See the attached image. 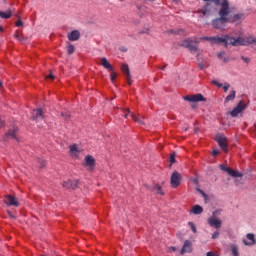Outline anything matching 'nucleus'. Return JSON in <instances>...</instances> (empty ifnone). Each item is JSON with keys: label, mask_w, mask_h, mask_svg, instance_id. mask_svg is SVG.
Masks as SVG:
<instances>
[{"label": "nucleus", "mask_w": 256, "mask_h": 256, "mask_svg": "<svg viewBox=\"0 0 256 256\" xmlns=\"http://www.w3.org/2000/svg\"><path fill=\"white\" fill-rule=\"evenodd\" d=\"M223 43L224 47H229V45H232L233 47H239V45H244L243 38L238 37H231L229 35H224V37L219 36H213V44L221 45Z\"/></svg>", "instance_id": "obj_1"}, {"label": "nucleus", "mask_w": 256, "mask_h": 256, "mask_svg": "<svg viewBox=\"0 0 256 256\" xmlns=\"http://www.w3.org/2000/svg\"><path fill=\"white\" fill-rule=\"evenodd\" d=\"M231 12H227V10L222 9L219 10L218 18L212 20L211 25L214 29H218L219 31H225L226 25L229 23V18L227 17Z\"/></svg>", "instance_id": "obj_2"}, {"label": "nucleus", "mask_w": 256, "mask_h": 256, "mask_svg": "<svg viewBox=\"0 0 256 256\" xmlns=\"http://www.w3.org/2000/svg\"><path fill=\"white\" fill-rule=\"evenodd\" d=\"M215 141L218 143L219 147H221L222 151H224L225 153L229 151L227 137H225V135L217 134Z\"/></svg>", "instance_id": "obj_3"}, {"label": "nucleus", "mask_w": 256, "mask_h": 256, "mask_svg": "<svg viewBox=\"0 0 256 256\" xmlns=\"http://www.w3.org/2000/svg\"><path fill=\"white\" fill-rule=\"evenodd\" d=\"M181 179H183V176L178 171H174L170 178V185L173 187V189H177L179 185H181Z\"/></svg>", "instance_id": "obj_4"}, {"label": "nucleus", "mask_w": 256, "mask_h": 256, "mask_svg": "<svg viewBox=\"0 0 256 256\" xmlns=\"http://www.w3.org/2000/svg\"><path fill=\"white\" fill-rule=\"evenodd\" d=\"M184 101H188L189 103H199L201 101H207L204 98L203 94H195V95H186L183 97Z\"/></svg>", "instance_id": "obj_5"}, {"label": "nucleus", "mask_w": 256, "mask_h": 256, "mask_svg": "<svg viewBox=\"0 0 256 256\" xmlns=\"http://www.w3.org/2000/svg\"><path fill=\"white\" fill-rule=\"evenodd\" d=\"M195 43L197 42H193V40L186 39L181 43V47L189 49L191 53H197L199 51V48H197V45H195Z\"/></svg>", "instance_id": "obj_6"}, {"label": "nucleus", "mask_w": 256, "mask_h": 256, "mask_svg": "<svg viewBox=\"0 0 256 256\" xmlns=\"http://www.w3.org/2000/svg\"><path fill=\"white\" fill-rule=\"evenodd\" d=\"M247 109V104L240 101L238 105L230 112L231 117H237L239 113H243Z\"/></svg>", "instance_id": "obj_7"}, {"label": "nucleus", "mask_w": 256, "mask_h": 256, "mask_svg": "<svg viewBox=\"0 0 256 256\" xmlns=\"http://www.w3.org/2000/svg\"><path fill=\"white\" fill-rule=\"evenodd\" d=\"M83 165L84 167H87L88 171H93L95 169V158L91 155H87Z\"/></svg>", "instance_id": "obj_8"}, {"label": "nucleus", "mask_w": 256, "mask_h": 256, "mask_svg": "<svg viewBox=\"0 0 256 256\" xmlns=\"http://www.w3.org/2000/svg\"><path fill=\"white\" fill-rule=\"evenodd\" d=\"M4 203L8 207H19V202L17 201V198L12 195H7L4 199Z\"/></svg>", "instance_id": "obj_9"}, {"label": "nucleus", "mask_w": 256, "mask_h": 256, "mask_svg": "<svg viewBox=\"0 0 256 256\" xmlns=\"http://www.w3.org/2000/svg\"><path fill=\"white\" fill-rule=\"evenodd\" d=\"M121 71L126 76V81H127L128 85H133V81L131 80V71L129 70V65L122 64Z\"/></svg>", "instance_id": "obj_10"}, {"label": "nucleus", "mask_w": 256, "mask_h": 256, "mask_svg": "<svg viewBox=\"0 0 256 256\" xmlns=\"http://www.w3.org/2000/svg\"><path fill=\"white\" fill-rule=\"evenodd\" d=\"M213 3L221 7L220 11L225 9L226 13H231V10L229 9V2L227 0H213Z\"/></svg>", "instance_id": "obj_11"}, {"label": "nucleus", "mask_w": 256, "mask_h": 256, "mask_svg": "<svg viewBox=\"0 0 256 256\" xmlns=\"http://www.w3.org/2000/svg\"><path fill=\"white\" fill-rule=\"evenodd\" d=\"M193 251V242L191 240H186L181 249V255H185V253H191Z\"/></svg>", "instance_id": "obj_12"}, {"label": "nucleus", "mask_w": 256, "mask_h": 256, "mask_svg": "<svg viewBox=\"0 0 256 256\" xmlns=\"http://www.w3.org/2000/svg\"><path fill=\"white\" fill-rule=\"evenodd\" d=\"M78 185H79V181L77 180H74V181L68 180L62 183V187L64 189H77Z\"/></svg>", "instance_id": "obj_13"}, {"label": "nucleus", "mask_w": 256, "mask_h": 256, "mask_svg": "<svg viewBox=\"0 0 256 256\" xmlns=\"http://www.w3.org/2000/svg\"><path fill=\"white\" fill-rule=\"evenodd\" d=\"M45 117L43 116V110L41 108H38L33 111L32 113V120L33 121H43Z\"/></svg>", "instance_id": "obj_14"}, {"label": "nucleus", "mask_w": 256, "mask_h": 256, "mask_svg": "<svg viewBox=\"0 0 256 256\" xmlns=\"http://www.w3.org/2000/svg\"><path fill=\"white\" fill-rule=\"evenodd\" d=\"M243 17H245L244 13L234 14L230 18H228V23H236L237 25H239V23H241V19H243Z\"/></svg>", "instance_id": "obj_15"}, {"label": "nucleus", "mask_w": 256, "mask_h": 256, "mask_svg": "<svg viewBox=\"0 0 256 256\" xmlns=\"http://www.w3.org/2000/svg\"><path fill=\"white\" fill-rule=\"evenodd\" d=\"M208 224L210 227H215V229H221V220H219L218 218H209Z\"/></svg>", "instance_id": "obj_16"}, {"label": "nucleus", "mask_w": 256, "mask_h": 256, "mask_svg": "<svg viewBox=\"0 0 256 256\" xmlns=\"http://www.w3.org/2000/svg\"><path fill=\"white\" fill-rule=\"evenodd\" d=\"M246 237H247L248 241L245 239L242 240V243L244 245H247V246L255 245V243H256L255 234L249 233V234H247Z\"/></svg>", "instance_id": "obj_17"}, {"label": "nucleus", "mask_w": 256, "mask_h": 256, "mask_svg": "<svg viewBox=\"0 0 256 256\" xmlns=\"http://www.w3.org/2000/svg\"><path fill=\"white\" fill-rule=\"evenodd\" d=\"M80 37H81V32H79V30H73L68 34V39L70 41H79Z\"/></svg>", "instance_id": "obj_18"}, {"label": "nucleus", "mask_w": 256, "mask_h": 256, "mask_svg": "<svg viewBox=\"0 0 256 256\" xmlns=\"http://www.w3.org/2000/svg\"><path fill=\"white\" fill-rule=\"evenodd\" d=\"M100 65H102L104 69H108V71H114V68L111 66V63H109V60H107V58L105 57L101 58Z\"/></svg>", "instance_id": "obj_19"}, {"label": "nucleus", "mask_w": 256, "mask_h": 256, "mask_svg": "<svg viewBox=\"0 0 256 256\" xmlns=\"http://www.w3.org/2000/svg\"><path fill=\"white\" fill-rule=\"evenodd\" d=\"M190 213H193V215H201V213H203V207L195 205L192 207Z\"/></svg>", "instance_id": "obj_20"}, {"label": "nucleus", "mask_w": 256, "mask_h": 256, "mask_svg": "<svg viewBox=\"0 0 256 256\" xmlns=\"http://www.w3.org/2000/svg\"><path fill=\"white\" fill-rule=\"evenodd\" d=\"M17 131H19L18 128H14L13 130H9V131L6 133L5 137H6V138H7V137H11L12 139H17Z\"/></svg>", "instance_id": "obj_21"}, {"label": "nucleus", "mask_w": 256, "mask_h": 256, "mask_svg": "<svg viewBox=\"0 0 256 256\" xmlns=\"http://www.w3.org/2000/svg\"><path fill=\"white\" fill-rule=\"evenodd\" d=\"M152 191L156 193V195H165V192L162 190L161 185L159 184L154 185Z\"/></svg>", "instance_id": "obj_22"}, {"label": "nucleus", "mask_w": 256, "mask_h": 256, "mask_svg": "<svg viewBox=\"0 0 256 256\" xmlns=\"http://www.w3.org/2000/svg\"><path fill=\"white\" fill-rule=\"evenodd\" d=\"M130 117H131V119H133V121H135L139 125H145V122H143V117L137 116L135 114H131Z\"/></svg>", "instance_id": "obj_23"}, {"label": "nucleus", "mask_w": 256, "mask_h": 256, "mask_svg": "<svg viewBox=\"0 0 256 256\" xmlns=\"http://www.w3.org/2000/svg\"><path fill=\"white\" fill-rule=\"evenodd\" d=\"M70 153H71L72 157H77V155H79L80 151L77 148V144L70 146Z\"/></svg>", "instance_id": "obj_24"}, {"label": "nucleus", "mask_w": 256, "mask_h": 256, "mask_svg": "<svg viewBox=\"0 0 256 256\" xmlns=\"http://www.w3.org/2000/svg\"><path fill=\"white\" fill-rule=\"evenodd\" d=\"M12 15L11 10H8L7 12L0 11L1 19H11Z\"/></svg>", "instance_id": "obj_25"}, {"label": "nucleus", "mask_w": 256, "mask_h": 256, "mask_svg": "<svg viewBox=\"0 0 256 256\" xmlns=\"http://www.w3.org/2000/svg\"><path fill=\"white\" fill-rule=\"evenodd\" d=\"M235 95H236L235 90H232L230 92V94L226 97L225 103H229V101H234L235 100Z\"/></svg>", "instance_id": "obj_26"}, {"label": "nucleus", "mask_w": 256, "mask_h": 256, "mask_svg": "<svg viewBox=\"0 0 256 256\" xmlns=\"http://www.w3.org/2000/svg\"><path fill=\"white\" fill-rule=\"evenodd\" d=\"M228 175H231V177H243V174H241L238 171H235L231 168L228 169Z\"/></svg>", "instance_id": "obj_27"}, {"label": "nucleus", "mask_w": 256, "mask_h": 256, "mask_svg": "<svg viewBox=\"0 0 256 256\" xmlns=\"http://www.w3.org/2000/svg\"><path fill=\"white\" fill-rule=\"evenodd\" d=\"M230 249L232 251V255L239 256V248L235 244H231Z\"/></svg>", "instance_id": "obj_28"}, {"label": "nucleus", "mask_w": 256, "mask_h": 256, "mask_svg": "<svg viewBox=\"0 0 256 256\" xmlns=\"http://www.w3.org/2000/svg\"><path fill=\"white\" fill-rule=\"evenodd\" d=\"M67 53L68 55H73L75 53V46H73V44L68 43Z\"/></svg>", "instance_id": "obj_29"}, {"label": "nucleus", "mask_w": 256, "mask_h": 256, "mask_svg": "<svg viewBox=\"0 0 256 256\" xmlns=\"http://www.w3.org/2000/svg\"><path fill=\"white\" fill-rule=\"evenodd\" d=\"M218 57L219 59H222V61L224 63H228L229 62V58L225 57V51H221L218 53Z\"/></svg>", "instance_id": "obj_30"}, {"label": "nucleus", "mask_w": 256, "mask_h": 256, "mask_svg": "<svg viewBox=\"0 0 256 256\" xmlns=\"http://www.w3.org/2000/svg\"><path fill=\"white\" fill-rule=\"evenodd\" d=\"M209 7H211V4H206V5L204 6V8L202 9V15H204V17H205L206 15H209V13H210Z\"/></svg>", "instance_id": "obj_31"}, {"label": "nucleus", "mask_w": 256, "mask_h": 256, "mask_svg": "<svg viewBox=\"0 0 256 256\" xmlns=\"http://www.w3.org/2000/svg\"><path fill=\"white\" fill-rule=\"evenodd\" d=\"M14 37L21 43H22V41H25V37H23V35L19 34L18 32L15 33Z\"/></svg>", "instance_id": "obj_32"}, {"label": "nucleus", "mask_w": 256, "mask_h": 256, "mask_svg": "<svg viewBox=\"0 0 256 256\" xmlns=\"http://www.w3.org/2000/svg\"><path fill=\"white\" fill-rule=\"evenodd\" d=\"M61 116L67 121V119L71 117V113H69V111H65L61 113Z\"/></svg>", "instance_id": "obj_33"}, {"label": "nucleus", "mask_w": 256, "mask_h": 256, "mask_svg": "<svg viewBox=\"0 0 256 256\" xmlns=\"http://www.w3.org/2000/svg\"><path fill=\"white\" fill-rule=\"evenodd\" d=\"M188 225L191 228V230L193 231V233H197V227L195 226V223L189 222Z\"/></svg>", "instance_id": "obj_34"}, {"label": "nucleus", "mask_w": 256, "mask_h": 256, "mask_svg": "<svg viewBox=\"0 0 256 256\" xmlns=\"http://www.w3.org/2000/svg\"><path fill=\"white\" fill-rule=\"evenodd\" d=\"M203 41H209L213 45V37L204 36L201 38Z\"/></svg>", "instance_id": "obj_35"}, {"label": "nucleus", "mask_w": 256, "mask_h": 256, "mask_svg": "<svg viewBox=\"0 0 256 256\" xmlns=\"http://www.w3.org/2000/svg\"><path fill=\"white\" fill-rule=\"evenodd\" d=\"M170 163H171V165H173V163H175V152L170 154Z\"/></svg>", "instance_id": "obj_36"}, {"label": "nucleus", "mask_w": 256, "mask_h": 256, "mask_svg": "<svg viewBox=\"0 0 256 256\" xmlns=\"http://www.w3.org/2000/svg\"><path fill=\"white\" fill-rule=\"evenodd\" d=\"M116 77H117V72H112L110 75V79H111L112 83H113V81H115Z\"/></svg>", "instance_id": "obj_37"}, {"label": "nucleus", "mask_w": 256, "mask_h": 256, "mask_svg": "<svg viewBox=\"0 0 256 256\" xmlns=\"http://www.w3.org/2000/svg\"><path fill=\"white\" fill-rule=\"evenodd\" d=\"M229 87H231V85L229 83L224 84L223 89H224L225 93H227L229 91Z\"/></svg>", "instance_id": "obj_38"}, {"label": "nucleus", "mask_w": 256, "mask_h": 256, "mask_svg": "<svg viewBox=\"0 0 256 256\" xmlns=\"http://www.w3.org/2000/svg\"><path fill=\"white\" fill-rule=\"evenodd\" d=\"M220 169H221V171H225L226 173H228L229 172L228 169H230V168L225 165H220Z\"/></svg>", "instance_id": "obj_39"}, {"label": "nucleus", "mask_w": 256, "mask_h": 256, "mask_svg": "<svg viewBox=\"0 0 256 256\" xmlns=\"http://www.w3.org/2000/svg\"><path fill=\"white\" fill-rule=\"evenodd\" d=\"M129 113H131V110H129V109H125L124 110V117H125V119H127V117H129Z\"/></svg>", "instance_id": "obj_40"}, {"label": "nucleus", "mask_w": 256, "mask_h": 256, "mask_svg": "<svg viewBox=\"0 0 256 256\" xmlns=\"http://www.w3.org/2000/svg\"><path fill=\"white\" fill-rule=\"evenodd\" d=\"M219 149H214L213 151H212V156L213 157H217V155H219Z\"/></svg>", "instance_id": "obj_41"}, {"label": "nucleus", "mask_w": 256, "mask_h": 256, "mask_svg": "<svg viewBox=\"0 0 256 256\" xmlns=\"http://www.w3.org/2000/svg\"><path fill=\"white\" fill-rule=\"evenodd\" d=\"M241 59H242V61H244V63H247V64H249V61H251L249 58L244 57V56H241Z\"/></svg>", "instance_id": "obj_42"}, {"label": "nucleus", "mask_w": 256, "mask_h": 256, "mask_svg": "<svg viewBox=\"0 0 256 256\" xmlns=\"http://www.w3.org/2000/svg\"><path fill=\"white\" fill-rule=\"evenodd\" d=\"M16 27H23V21L19 20L15 23Z\"/></svg>", "instance_id": "obj_43"}, {"label": "nucleus", "mask_w": 256, "mask_h": 256, "mask_svg": "<svg viewBox=\"0 0 256 256\" xmlns=\"http://www.w3.org/2000/svg\"><path fill=\"white\" fill-rule=\"evenodd\" d=\"M219 238V232H214L212 234V239H218Z\"/></svg>", "instance_id": "obj_44"}, {"label": "nucleus", "mask_w": 256, "mask_h": 256, "mask_svg": "<svg viewBox=\"0 0 256 256\" xmlns=\"http://www.w3.org/2000/svg\"><path fill=\"white\" fill-rule=\"evenodd\" d=\"M38 162L40 163L41 167H45V160L38 159Z\"/></svg>", "instance_id": "obj_45"}, {"label": "nucleus", "mask_w": 256, "mask_h": 256, "mask_svg": "<svg viewBox=\"0 0 256 256\" xmlns=\"http://www.w3.org/2000/svg\"><path fill=\"white\" fill-rule=\"evenodd\" d=\"M206 256H219V254H215L214 252H207Z\"/></svg>", "instance_id": "obj_46"}, {"label": "nucleus", "mask_w": 256, "mask_h": 256, "mask_svg": "<svg viewBox=\"0 0 256 256\" xmlns=\"http://www.w3.org/2000/svg\"><path fill=\"white\" fill-rule=\"evenodd\" d=\"M46 79H55V76L53 74H49L48 76H46Z\"/></svg>", "instance_id": "obj_47"}, {"label": "nucleus", "mask_w": 256, "mask_h": 256, "mask_svg": "<svg viewBox=\"0 0 256 256\" xmlns=\"http://www.w3.org/2000/svg\"><path fill=\"white\" fill-rule=\"evenodd\" d=\"M8 215H9V217H11V219H15V215H13V213H11V211H8Z\"/></svg>", "instance_id": "obj_48"}, {"label": "nucleus", "mask_w": 256, "mask_h": 256, "mask_svg": "<svg viewBox=\"0 0 256 256\" xmlns=\"http://www.w3.org/2000/svg\"><path fill=\"white\" fill-rule=\"evenodd\" d=\"M198 67H199V69H203V68L205 67V64L199 63V64H198Z\"/></svg>", "instance_id": "obj_49"}, {"label": "nucleus", "mask_w": 256, "mask_h": 256, "mask_svg": "<svg viewBox=\"0 0 256 256\" xmlns=\"http://www.w3.org/2000/svg\"><path fill=\"white\" fill-rule=\"evenodd\" d=\"M0 127H5V121L0 120Z\"/></svg>", "instance_id": "obj_50"}, {"label": "nucleus", "mask_w": 256, "mask_h": 256, "mask_svg": "<svg viewBox=\"0 0 256 256\" xmlns=\"http://www.w3.org/2000/svg\"><path fill=\"white\" fill-rule=\"evenodd\" d=\"M214 83H215V85H217V87H219V88L223 87V85H222L221 83H219V82H214Z\"/></svg>", "instance_id": "obj_51"}, {"label": "nucleus", "mask_w": 256, "mask_h": 256, "mask_svg": "<svg viewBox=\"0 0 256 256\" xmlns=\"http://www.w3.org/2000/svg\"><path fill=\"white\" fill-rule=\"evenodd\" d=\"M4 29L0 26V33H3Z\"/></svg>", "instance_id": "obj_52"}, {"label": "nucleus", "mask_w": 256, "mask_h": 256, "mask_svg": "<svg viewBox=\"0 0 256 256\" xmlns=\"http://www.w3.org/2000/svg\"><path fill=\"white\" fill-rule=\"evenodd\" d=\"M172 251H177V248H175V247H172Z\"/></svg>", "instance_id": "obj_53"}, {"label": "nucleus", "mask_w": 256, "mask_h": 256, "mask_svg": "<svg viewBox=\"0 0 256 256\" xmlns=\"http://www.w3.org/2000/svg\"><path fill=\"white\" fill-rule=\"evenodd\" d=\"M203 1H211L213 3V0H203Z\"/></svg>", "instance_id": "obj_54"}, {"label": "nucleus", "mask_w": 256, "mask_h": 256, "mask_svg": "<svg viewBox=\"0 0 256 256\" xmlns=\"http://www.w3.org/2000/svg\"><path fill=\"white\" fill-rule=\"evenodd\" d=\"M1 85H3V83H1V81H0V87H1Z\"/></svg>", "instance_id": "obj_55"}, {"label": "nucleus", "mask_w": 256, "mask_h": 256, "mask_svg": "<svg viewBox=\"0 0 256 256\" xmlns=\"http://www.w3.org/2000/svg\"><path fill=\"white\" fill-rule=\"evenodd\" d=\"M162 69H165V66H164V67H162Z\"/></svg>", "instance_id": "obj_56"}, {"label": "nucleus", "mask_w": 256, "mask_h": 256, "mask_svg": "<svg viewBox=\"0 0 256 256\" xmlns=\"http://www.w3.org/2000/svg\"><path fill=\"white\" fill-rule=\"evenodd\" d=\"M150 1H155V0H150Z\"/></svg>", "instance_id": "obj_57"}]
</instances>
